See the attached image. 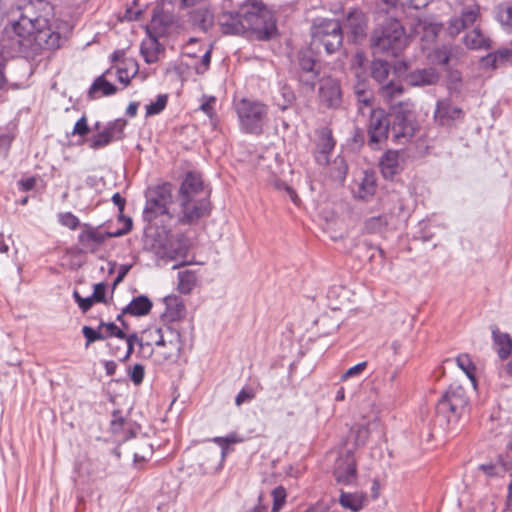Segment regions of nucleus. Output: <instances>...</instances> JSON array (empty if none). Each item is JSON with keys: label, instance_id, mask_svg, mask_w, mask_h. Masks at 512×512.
Instances as JSON below:
<instances>
[{"label": "nucleus", "instance_id": "obj_2", "mask_svg": "<svg viewBox=\"0 0 512 512\" xmlns=\"http://www.w3.org/2000/svg\"><path fill=\"white\" fill-rule=\"evenodd\" d=\"M172 201L171 187L169 184L158 185L149 190L143 218L157 228L162 229L164 239L163 244L164 255L174 260L179 257H185L187 247L178 241L176 247L172 242V229L176 226L175 216L168 209V205Z\"/></svg>", "mask_w": 512, "mask_h": 512}, {"label": "nucleus", "instance_id": "obj_60", "mask_svg": "<svg viewBox=\"0 0 512 512\" xmlns=\"http://www.w3.org/2000/svg\"><path fill=\"white\" fill-rule=\"evenodd\" d=\"M13 140V135L0 128V154L6 153Z\"/></svg>", "mask_w": 512, "mask_h": 512}, {"label": "nucleus", "instance_id": "obj_11", "mask_svg": "<svg viewBox=\"0 0 512 512\" xmlns=\"http://www.w3.org/2000/svg\"><path fill=\"white\" fill-rule=\"evenodd\" d=\"M369 114L368 145L372 149H376L391 134L390 121L386 112L381 108L371 109Z\"/></svg>", "mask_w": 512, "mask_h": 512}, {"label": "nucleus", "instance_id": "obj_21", "mask_svg": "<svg viewBox=\"0 0 512 512\" xmlns=\"http://www.w3.org/2000/svg\"><path fill=\"white\" fill-rule=\"evenodd\" d=\"M211 441L220 446V454H218L215 449H206L203 451V453L207 454V456L214 457L216 460V465L212 466L211 468L217 470L222 466V463L224 462L229 452V445L239 443L242 441V439L236 433H230L225 437H214L211 439Z\"/></svg>", "mask_w": 512, "mask_h": 512}, {"label": "nucleus", "instance_id": "obj_22", "mask_svg": "<svg viewBox=\"0 0 512 512\" xmlns=\"http://www.w3.org/2000/svg\"><path fill=\"white\" fill-rule=\"evenodd\" d=\"M416 131L415 119L401 118L396 119L391 126V134L394 140L399 143H405L410 140Z\"/></svg>", "mask_w": 512, "mask_h": 512}, {"label": "nucleus", "instance_id": "obj_63", "mask_svg": "<svg viewBox=\"0 0 512 512\" xmlns=\"http://www.w3.org/2000/svg\"><path fill=\"white\" fill-rule=\"evenodd\" d=\"M500 21L503 25L512 28V7H507L499 14Z\"/></svg>", "mask_w": 512, "mask_h": 512}, {"label": "nucleus", "instance_id": "obj_12", "mask_svg": "<svg viewBox=\"0 0 512 512\" xmlns=\"http://www.w3.org/2000/svg\"><path fill=\"white\" fill-rule=\"evenodd\" d=\"M60 34L53 30L50 21H46L43 27L35 28L31 35V42L21 53H26L29 49L36 53L38 50H53L60 47Z\"/></svg>", "mask_w": 512, "mask_h": 512}, {"label": "nucleus", "instance_id": "obj_62", "mask_svg": "<svg viewBox=\"0 0 512 512\" xmlns=\"http://www.w3.org/2000/svg\"><path fill=\"white\" fill-rule=\"evenodd\" d=\"M125 345H126L125 352L117 353L116 351H113V356L117 357L122 362L127 361L134 351V344H132L131 342L125 341Z\"/></svg>", "mask_w": 512, "mask_h": 512}, {"label": "nucleus", "instance_id": "obj_45", "mask_svg": "<svg viewBox=\"0 0 512 512\" xmlns=\"http://www.w3.org/2000/svg\"><path fill=\"white\" fill-rule=\"evenodd\" d=\"M99 330L105 329V335L107 337H117L118 339H123L125 337V332L120 329L117 325H115L113 322H103L101 321L99 326Z\"/></svg>", "mask_w": 512, "mask_h": 512}, {"label": "nucleus", "instance_id": "obj_61", "mask_svg": "<svg viewBox=\"0 0 512 512\" xmlns=\"http://www.w3.org/2000/svg\"><path fill=\"white\" fill-rule=\"evenodd\" d=\"M498 66L512 61V51L510 49H500L493 52Z\"/></svg>", "mask_w": 512, "mask_h": 512}, {"label": "nucleus", "instance_id": "obj_7", "mask_svg": "<svg viewBox=\"0 0 512 512\" xmlns=\"http://www.w3.org/2000/svg\"><path fill=\"white\" fill-rule=\"evenodd\" d=\"M311 49L328 54L336 53L343 44V28L338 19L317 17L310 27Z\"/></svg>", "mask_w": 512, "mask_h": 512}, {"label": "nucleus", "instance_id": "obj_14", "mask_svg": "<svg viewBox=\"0 0 512 512\" xmlns=\"http://www.w3.org/2000/svg\"><path fill=\"white\" fill-rule=\"evenodd\" d=\"M480 16V8L477 4L464 6L459 15L452 16L447 25L450 36H457L466 28L472 26Z\"/></svg>", "mask_w": 512, "mask_h": 512}, {"label": "nucleus", "instance_id": "obj_38", "mask_svg": "<svg viewBox=\"0 0 512 512\" xmlns=\"http://www.w3.org/2000/svg\"><path fill=\"white\" fill-rule=\"evenodd\" d=\"M376 191V180L374 175L365 174L359 184L358 188V196L361 199H368L371 197Z\"/></svg>", "mask_w": 512, "mask_h": 512}, {"label": "nucleus", "instance_id": "obj_57", "mask_svg": "<svg viewBox=\"0 0 512 512\" xmlns=\"http://www.w3.org/2000/svg\"><path fill=\"white\" fill-rule=\"evenodd\" d=\"M281 95L283 97V103H281L277 99H276V103L280 107L281 110H285L293 103L295 96H294V93L290 89H287V88L282 89Z\"/></svg>", "mask_w": 512, "mask_h": 512}, {"label": "nucleus", "instance_id": "obj_24", "mask_svg": "<svg viewBox=\"0 0 512 512\" xmlns=\"http://www.w3.org/2000/svg\"><path fill=\"white\" fill-rule=\"evenodd\" d=\"M411 86H426L436 84L439 80V73L435 68L417 69L410 72L406 77Z\"/></svg>", "mask_w": 512, "mask_h": 512}, {"label": "nucleus", "instance_id": "obj_44", "mask_svg": "<svg viewBox=\"0 0 512 512\" xmlns=\"http://www.w3.org/2000/svg\"><path fill=\"white\" fill-rule=\"evenodd\" d=\"M331 169V174L336 180L344 181L347 174L348 166L343 157L339 156L335 158V160L332 163Z\"/></svg>", "mask_w": 512, "mask_h": 512}, {"label": "nucleus", "instance_id": "obj_15", "mask_svg": "<svg viewBox=\"0 0 512 512\" xmlns=\"http://www.w3.org/2000/svg\"><path fill=\"white\" fill-rule=\"evenodd\" d=\"M319 99L327 108H338L342 102V93L339 82L331 77L321 79Z\"/></svg>", "mask_w": 512, "mask_h": 512}, {"label": "nucleus", "instance_id": "obj_4", "mask_svg": "<svg viewBox=\"0 0 512 512\" xmlns=\"http://www.w3.org/2000/svg\"><path fill=\"white\" fill-rule=\"evenodd\" d=\"M370 431L366 425H354L347 439L341 442L340 455L335 462L334 477L340 484L350 485L356 481L357 465L354 451L364 446L369 438Z\"/></svg>", "mask_w": 512, "mask_h": 512}, {"label": "nucleus", "instance_id": "obj_36", "mask_svg": "<svg viewBox=\"0 0 512 512\" xmlns=\"http://www.w3.org/2000/svg\"><path fill=\"white\" fill-rule=\"evenodd\" d=\"M136 73L137 63L133 60H127L123 62V66L117 68V79L126 86Z\"/></svg>", "mask_w": 512, "mask_h": 512}, {"label": "nucleus", "instance_id": "obj_13", "mask_svg": "<svg viewBox=\"0 0 512 512\" xmlns=\"http://www.w3.org/2000/svg\"><path fill=\"white\" fill-rule=\"evenodd\" d=\"M126 121L116 119L109 122L100 132L88 139V145L93 150L102 149L114 141L121 140L124 136Z\"/></svg>", "mask_w": 512, "mask_h": 512}, {"label": "nucleus", "instance_id": "obj_50", "mask_svg": "<svg viewBox=\"0 0 512 512\" xmlns=\"http://www.w3.org/2000/svg\"><path fill=\"white\" fill-rule=\"evenodd\" d=\"M118 220L124 223V227L114 232H110L112 237H121L129 233L132 229L133 223L130 217L123 215V213H119Z\"/></svg>", "mask_w": 512, "mask_h": 512}, {"label": "nucleus", "instance_id": "obj_46", "mask_svg": "<svg viewBox=\"0 0 512 512\" xmlns=\"http://www.w3.org/2000/svg\"><path fill=\"white\" fill-rule=\"evenodd\" d=\"M168 97L165 94L158 95L156 101L151 102L146 106V113L148 115L159 114L167 105Z\"/></svg>", "mask_w": 512, "mask_h": 512}, {"label": "nucleus", "instance_id": "obj_25", "mask_svg": "<svg viewBox=\"0 0 512 512\" xmlns=\"http://www.w3.org/2000/svg\"><path fill=\"white\" fill-rule=\"evenodd\" d=\"M165 311L162 314L164 321H179L185 316L186 309L182 300L177 296H168L164 299Z\"/></svg>", "mask_w": 512, "mask_h": 512}, {"label": "nucleus", "instance_id": "obj_19", "mask_svg": "<svg viewBox=\"0 0 512 512\" xmlns=\"http://www.w3.org/2000/svg\"><path fill=\"white\" fill-rule=\"evenodd\" d=\"M300 74V81L311 88L314 87L318 78V70L316 69V60L312 56L311 51H302L298 57Z\"/></svg>", "mask_w": 512, "mask_h": 512}, {"label": "nucleus", "instance_id": "obj_23", "mask_svg": "<svg viewBox=\"0 0 512 512\" xmlns=\"http://www.w3.org/2000/svg\"><path fill=\"white\" fill-rule=\"evenodd\" d=\"M335 141L329 130H323L320 134L319 141L315 150V160L319 165H327L329 163V155L334 149Z\"/></svg>", "mask_w": 512, "mask_h": 512}, {"label": "nucleus", "instance_id": "obj_31", "mask_svg": "<svg viewBox=\"0 0 512 512\" xmlns=\"http://www.w3.org/2000/svg\"><path fill=\"white\" fill-rule=\"evenodd\" d=\"M116 91H117L116 86L113 85L112 83L108 82L104 78V75H101V76L97 77L94 80V82L92 83V85L88 91V95L90 98L95 99L99 96L98 95L99 93L102 96H110V95L115 94Z\"/></svg>", "mask_w": 512, "mask_h": 512}, {"label": "nucleus", "instance_id": "obj_29", "mask_svg": "<svg viewBox=\"0 0 512 512\" xmlns=\"http://www.w3.org/2000/svg\"><path fill=\"white\" fill-rule=\"evenodd\" d=\"M380 168L385 178H392L400 169L399 154L397 151H387L381 158Z\"/></svg>", "mask_w": 512, "mask_h": 512}, {"label": "nucleus", "instance_id": "obj_56", "mask_svg": "<svg viewBox=\"0 0 512 512\" xmlns=\"http://www.w3.org/2000/svg\"><path fill=\"white\" fill-rule=\"evenodd\" d=\"M216 102V98L214 96L203 95L201 99L200 109L210 118L214 115L213 105Z\"/></svg>", "mask_w": 512, "mask_h": 512}, {"label": "nucleus", "instance_id": "obj_5", "mask_svg": "<svg viewBox=\"0 0 512 512\" xmlns=\"http://www.w3.org/2000/svg\"><path fill=\"white\" fill-rule=\"evenodd\" d=\"M149 340L144 343V348H151L155 355V361H174L178 359L182 350L181 334L169 325L149 329L145 332Z\"/></svg>", "mask_w": 512, "mask_h": 512}, {"label": "nucleus", "instance_id": "obj_40", "mask_svg": "<svg viewBox=\"0 0 512 512\" xmlns=\"http://www.w3.org/2000/svg\"><path fill=\"white\" fill-rule=\"evenodd\" d=\"M387 224L388 222L385 216H373L365 221L364 230L367 233H380L386 228Z\"/></svg>", "mask_w": 512, "mask_h": 512}, {"label": "nucleus", "instance_id": "obj_3", "mask_svg": "<svg viewBox=\"0 0 512 512\" xmlns=\"http://www.w3.org/2000/svg\"><path fill=\"white\" fill-rule=\"evenodd\" d=\"M9 26L5 28L6 35L14 34L13 45L16 52H22L31 42L35 28L43 27L52 17V6L46 0H30L19 5L16 10L8 12Z\"/></svg>", "mask_w": 512, "mask_h": 512}, {"label": "nucleus", "instance_id": "obj_59", "mask_svg": "<svg viewBox=\"0 0 512 512\" xmlns=\"http://www.w3.org/2000/svg\"><path fill=\"white\" fill-rule=\"evenodd\" d=\"M106 285L104 283H97L94 285V291L91 295L95 302L106 303Z\"/></svg>", "mask_w": 512, "mask_h": 512}, {"label": "nucleus", "instance_id": "obj_53", "mask_svg": "<svg viewBox=\"0 0 512 512\" xmlns=\"http://www.w3.org/2000/svg\"><path fill=\"white\" fill-rule=\"evenodd\" d=\"M90 131L86 115H83L74 125L72 135L86 136Z\"/></svg>", "mask_w": 512, "mask_h": 512}, {"label": "nucleus", "instance_id": "obj_28", "mask_svg": "<svg viewBox=\"0 0 512 512\" xmlns=\"http://www.w3.org/2000/svg\"><path fill=\"white\" fill-rule=\"evenodd\" d=\"M164 51V47L157 38L150 36L141 43L140 52L144 60L148 64L156 63L159 55Z\"/></svg>", "mask_w": 512, "mask_h": 512}, {"label": "nucleus", "instance_id": "obj_49", "mask_svg": "<svg viewBox=\"0 0 512 512\" xmlns=\"http://www.w3.org/2000/svg\"><path fill=\"white\" fill-rule=\"evenodd\" d=\"M59 222L71 230H75L80 225L78 217L71 212L61 213L59 215Z\"/></svg>", "mask_w": 512, "mask_h": 512}, {"label": "nucleus", "instance_id": "obj_30", "mask_svg": "<svg viewBox=\"0 0 512 512\" xmlns=\"http://www.w3.org/2000/svg\"><path fill=\"white\" fill-rule=\"evenodd\" d=\"M152 308V302L147 296L140 295L132 299V301L123 308V313H128L132 316L147 315Z\"/></svg>", "mask_w": 512, "mask_h": 512}, {"label": "nucleus", "instance_id": "obj_54", "mask_svg": "<svg viewBox=\"0 0 512 512\" xmlns=\"http://www.w3.org/2000/svg\"><path fill=\"white\" fill-rule=\"evenodd\" d=\"M73 297H74V300L76 301V303L78 304L79 308L84 313L87 312L92 307V305L95 303V300L93 299L92 296L83 298V297H81L79 292L76 290L73 292Z\"/></svg>", "mask_w": 512, "mask_h": 512}, {"label": "nucleus", "instance_id": "obj_16", "mask_svg": "<svg viewBox=\"0 0 512 512\" xmlns=\"http://www.w3.org/2000/svg\"><path fill=\"white\" fill-rule=\"evenodd\" d=\"M84 229L78 236V242L84 252L95 253L106 239L113 238L110 232H101L85 224Z\"/></svg>", "mask_w": 512, "mask_h": 512}, {"label": "nucleus", "instance_id": "obj_48", "mask_svg": "<svg viewBox=\"0 0 512 512\" xmlns=\"http://www.w3.org/2000/svg\"><path fill=\"white\" fill-rule=\"evenodd\" d=\"M82 333L86 338V347H88L91 343L95 341L106 339V335L103 334L101 330H95L89 326H84L82 328Z\"/></svg>", "mask_w": 512, "mask_h": 512}, {"label": "nucleus", "instance_id": "obj_32", "mask_svg": "<svg viewBox=\"0 0 512 512\" xmlns=\"http://www.w3.org/2000/svg\"><path fill=\"white\" fill-rule=\"evenodd\" d=\"M403 91V85L399 81L394 80L383 83L379 89L380 96L387 102L400 97Z\"/></svg>", "mask_w": 512, "mask_h": 512}, {"label": "nucleus", "instance_id": "obj_26", "mask_svg": "<svg viewBox=\"0 0 512 512\" xmlns=\"http://www.w3.org/2000/svg\"><path fill=\"white\" fill-rule=\"evenodd\" d=\"M463 42L471 50H487L492 47V40L480 28L476 27L468 32Z\"/></svg>", "mask_w": 512, "mask_h": 512}, {"label": "nucleus", "instance_id": "obj_35", "mask_svg": "<svg viewBox=\"0 0 512 512\" xmlns=\"http://www.w3.org/2000/svg\"><path fill=\"white\" fill-rule=\"evenodd\" d=\"M196 284L195 273L189 270L178 273L177 289L182 294H189Z\"/></svg>", "mask_w": 512, "mask_h": 512}, {"label": "nucleus", "instance_id": "obj_51", "mask_svg": "<svg viewBox=\"0 0 512 512\" xmlns=\"http://www.w3.org/2000/svg\"><path fill=\"white\" fill-rule=\"evenodd\" d=\"M118 220L124 223V227L114 232H110L112 237H121L129 233L132 229L133 223L130 217L123 215V213H119Z\"/></svg>", "mask_w": 512, "mask_h": 512}, {"label": "nucleus", "instance_id": "obj_43", "mask_svg": "<svg viewBox=\"0 0 512 512\" xmlns=\"http://www.w3.org/2000/svg\"><path fill=\"white\" fill-rule=\"evenodd\" d=\"M356 98L359 103V110L362 114H365V109L369 110V113H371V109H374L372 107L373 102V95L370 91L365 89L357 88L355 90Z\"/></svg>", "mask_w": 512, "mask_h": 512}, {"label": "nucleus", "instance_id": "obj_52", "mask_svg": "<svg viewBox=\"0 0 512 512\" xmlns=\"http://www.w3.org/2000/svg\"><path fill=\"white\" fill-rule=\"evenodd\" d=\"M367 365H368L367 361H363V362L356 364L355 366L349 368L346 372H344L341 375L340 380L346 381L349 378L360 375L366 369Z\"/></svg>", "mask_w": 512, "mask_h": 512}, {"label": "nucleus", "instance_id": "obj_34", "mask_svg": "<svg viewBox=\"0 0 512 512\" xmlns=\"http://www.w3.org/2000/svg\"><path fill=\"white\" fill-rule=\"evenodd\" d=\"M457 366L467 375L474 388H476L477 380L475 376V365L468 354H460L456 357Z\"/></svg>", "mask_w": 512, "mask_h": 512}, {"label": "nucleus", "instance_id": "obj_64", "mask_svg": "<svg viewBox=\"0 0 512 512\" xmlns=\"http://www.w3.org/2000/svg\"><path fill=\"white\" fill-rule=\"evenodd\" d=\"M478 469L481 470L488 477H494L498 475L497 466L493 463L481 464L479 465Z\"/></svg>", "mask_w": 512, "mask_h": 512}, {"label": "nucleus", "instance_id": "obj_37", "mask_svg": "<svg viewBox=\"0 0 512 512\" xmlns=\"http://www.w3.org/2000/svg\"><path fill=\"white\" fill-rule=\"evenodd\" d=\"M391 111L396 119L409 118L415 119L414 117V104L410 100L400 101L395 105L391 106Z\"/></svg>", "mask_w": 512, "mask_h": 512}, {"label": "nucleus", "instance_id": "obj_10", "mask_svg": "<svg viewBox=\"0 0 512 512\" xmlns=\"http://www.w3.org/2000/svg\"><path fill=\"white\" fill-rule=\"evenodd\" d=\"M179 200L181 213L178 217H175L176 225L178 223L183 225L195 224L200 219L208 217L211 213L212 207L208 194L198 198Z\"/></svg>", "mask_w": 512, "mask_h": 512}, {"label": "nucleus", "instance_id": "obj_1", "mask_svg": "<svg viewBox=\"0 0 512 512\" xmlns=\"http://www.w3.org/2000/svg\"><path fill=\"white\" fill-rule=\"evenodd\" d=\"M223 34L248 35L257 40H269L276 33L271 11L260 0H244L236 12H223L218 17Z\"/></svg>", "mask_w": 512, "mask_h": 512}, {"label": "nucleus", "instance_id": "obj_8", "mask_svg": "<svg viewBox=\"0 0 512 512\" xmlns=\"http://www.w3.org/2000/svg\"><path fill=\"white\" fill-rule=\"evenodd\" d=\"M240 128L245 133L260 135L267 121L268 107L264 103L247 98L236 103Z\"/></svg>", "mask_w": 512, "mask_h": 512}, {"label": "nucleus", "instance_id": "obj_18", "mask_svg": "<svg viewBox=\"0 0 512 512\" xmlns=\"http://www.w3.org/2000/svg\"><path fill=\"white\" fill-rule=\"evenodd\" d=\"M434 116L440 125L449 126L454 121L462 120L464 112L461 108L454 106L449 99H444L437 102Z\"/></svg>", "mask_w": 512, "mask_h": 512}, {"label": "nucleus", "instance_id": "obj_41", "mask_svg": "<svg viewBox=\"0 0 512 512\" xmlns=\"http://www.w3.org/2000/svg\"><path fill=\"white\" fill-rule=\"evenodd\" d=\"M453 50L454 48L448 45L436 48L430 55L431 60L439 65H447L452 57Z\"/></svg>", "mask_w": 512, "mask_h": 512}, {"label": "nucleus", "instance_id": "obj_9", "mask_svg": "<svg viewBox=\"0 0 512 512\" xmlns=\"http://www.w3.org/2000/svg\"><path fill=\"white\" fill-rule=\"evenodd\" d=\"M469 397L465 388L451 384L436 405V412L448 423L457 422L468 410Z\"/></svg>", "mask_w": 512, "mask_h": 512}, {"label": "nucleus", "instance_id": "obj_58", "mask_svg": "<svg viewBox=\"0 0 512 512\" xmlns=\"http://www.w3.org/2000/svg\"><path fill=\"white\" fill-rule=\"evenodd\" d=\"M255 397V393L251 388H243L235 398V404L237 406L242 405L245 402L251 401Z\"/></svg>", "mask_w": 512, "mask_h": 512}, {"label": "nucleus", "instance_id": "obj_39", "mask_svg": "<svg viewBox=\"0 0 512 512\" xmlns=\"http://www.w3.org/2000/svg\"><path fill=\"white\" fill-rule=\"evenodd\" d=\"M390 65L383 60H374L372 63V77L381 85L386 82L389 75Z\"/></svg>", "mask_w": 512, "mask_h": 512}, {"label": "nucleus", "instance_id": "obj_27", "mask_svg": "<svg viewBox=\"0 0 512 512\" xmlns=\"http://www.w3.org/2000/svg\"><path fill=\"white\" fill-rule=\"evenodd\" d=\"M492 339L500 359H507L512 351V338L508 333L501 332L497 326H492Z\"/></svg>", "mask_w": 512, "mask_h": 512}, {"label": "nucleus", "instance_id": "obj_42", "mask_svg": "<svg viewBox=\"0 0 512 512\" xmlns=\"http://www.w3.org/2000/svg\"><path fill=\"white\" fill-rule=\"evenodd\" d=\"M135 449L133 452L135 462L146 461L153 453L152 445L144 439L136 442Z\"/></svg>", "mask_w": 512, "mask_h": 512}, {"label": "nucleus", "instance_id": "obj_6", "mask_svg": "<svg viewBox=\"0 0 512 512\" xmlns=\"http://www.w3.org/2000/svg\"><path fill=\"white\" fill-rule=\"evenodd\" d=\"M407 35L399 20L386 19L374 29L371 36V47L374 53L398 56L407 45Z\"/></svg>", "mask_w": 512, "mask_h": 512}, {"label": "nucleus", "instance_id": "obj_33", "mask_svg": "<svg viewBox=\"0 0 512 512\" xmlns=\"http://www.w3.org/2000/svg\"><path fill=\"white\" fill-rule=\"evenodd\" d=\"M339 503L343 508L357 512L363 507V497L355 493L341 492Z\"/></svg>", "mask_w": 512, "mask_h": 512}, {"label": "nucleus", "instance_id": "obj_20", "mask_svg": "<svg viewBox=\"0 0 512 512\" xmlns=\"http://www.w3.org/2000/svg\"><path fill=\"white\" fill-rule=\"evenodd\" d=\"M204 194L210 196V192L204 189L201 176L195 172H188L180 186L179 199L198 198Z\"/></svg>", "mask_w": 512, "mask_h": 512}, {"label": "nucleus", "instance_id": "obj_17", "mask_svg": "<svg viewBox=\"0 0 512 512\" xmlns=\"http://www.w3.org/2000/svg\"><path fill=\"white\" fill-rule=\"evenodd\" d=\"M343 26L353 41L359 42L366 36L367 18L362 11L355 9L347 14Z\"/></svg>", "mask_w": 512, "mask_h": 512}, {"label": "nucleus", "instance_id": "obj_47", "mask_svg": "<svg viewBox=\"0 0 512 512\" xmlns=\"http://www.w3.org/2000/svg\"><path fill=\"white\" fill-rule=\"evenodd\" d=\"M273 507L272 512H279L286 500V490L282 486H278L272 491Z\"/></svg>", "mask_w": 512, "mask_h": 512}, {"label": "nucleus", "instance_id": "obj_55", "mask_svg": "<svg viewBox=\"0 0 512 512\" xmlns=\"http://www.w3.org/2000/svg\"><path fill=\"white\" fill-rule=\"evenodd\" d=\"M130 379L135 385H140L143 382L144 376H145V369L144 366L141 364H135L130 372H129Z\"/></svg>", "mask_w": 512, "mask_h": 512}]
</instances>
